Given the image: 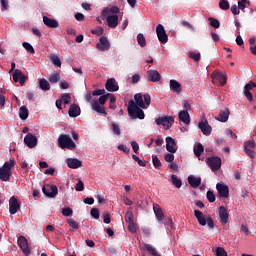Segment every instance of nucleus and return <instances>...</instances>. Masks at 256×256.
I'll list each match as a JSON object with an SVG mask.
<instances>
[{
  "mask_svg": "<svg viewBox=\"0 0 256 256\" xmlns=\"http://www.w3.org/2000/svg\"><path fill=\"white\" fill-rule=\"evenodd\" d=\"M152 163L155 169H160L162 167V163L157 155L152 156Z\"/></svg>",
  "mask_w": 256,
  "mask_h": 256,
  "instance_id": "nucleus-42",
  "label": "nucleus"
},
{
  "mask_svg": "<svg viewBox=\"0 0 256 256\" xmlns=\"http://www.w3.org/2000/svg\"><path fill=\"white\" fill-rule=\"evenodd\" d=\"M194 217L197 219L198 223L200 226H208L209 229H214L215 227V223L213 218H211V216H206L203 215V212L200 210H195L194 211Z\"/></svg>",
  "mask_w": 256,
  "mask_h": 256,
  "instance_id": "nucleus-2",
  "label": "nucleus"
},
{
  "mask_svg": "<svg viewBox=\"0 0 256 256\" xmlns=\"http://www.w3.org/2000/svg\"><path fill=\"white\" fill-rule=\"evenodd\" d=\"M42 193L47 198H56V195L59 193V189L56 184H44Z\"/></svg>",
  "mask_w": 256,
  "mask_h": 256,
  "instance_id": "nucleus-4",
  "label": "nucleus"
},
{
  "mask_svg": "<svg viewBox=\"0 0 256 256\" xmlns=\"http://www.w3.org/2000/svg\"><path fill=\"white\" fill-rule=\"evenodd\" d=\"M230 116V110L227 108L225 110H221L219 113V117L217 118L218 121H220L221 123H226V121H228Z\"/></svg>",
  "mask_w": 256,
  "mask_h": 256,
  "instance_id": "nucleus-29",
  "label": "nucleus"
},
{
  "mask_svg": "<svg viewBox=\"0 0 256 256\" xmlns=\"http://www.w3.org/2000/svg\"><path fill=\"white\" fill-rule=\"evenodd\" d=\"M39 88L42 91H50L51 86H50V82L46 80V78H40L39 80Z\"/></svg>",
  "mask_w": 256,
  "mask_h": 256,
  "instance_id": "nucleus-32",
  "label": "nucleus"
},
{
  "mask_svg": "<svg viewBox=\"0 0 256 256\" xmlns=\"http://www.w3.org/2000/svg\"><path fill=\"white\" fill-rule=\"evenodd\" d=\"M61 99L64 105H68L71 103V95L69 93H63Z\"/></svg>",
  "mask_w": 256,
  "mask_h": 256,
  "instance_id": "nucleus-44",
  "label": "nucleus"
},
{
  "mask_svg": "<svg viewBox=\"0 0 256 256\" xmlns=\"http://www.w3.org/2000/svg\"><path fill=\"white\" fill-rule=\"evenodd\" d=\"M24 142L28 148H35V146H37L38 139L35 135L28 133L24 136Z\"/></svg>",
  "mask_w": 256,
  "mask_h": 256,
  "instance_id": "nucleus-16",
  "label": "nucleus"
},
{
  "mask_svg": "<svg viewBox=\"0 0 256 256\" xmlns=\"http://www.w3.org/2000/svg\"><path fill=\"white\" fill-rule=\"evenodd\" d=\"M164 160L166 162H173L175 160V155L173 153H167L166 155H164Z\"/></svg>",
  "mask_w": 256,
  "mask_h": 256,
  "instance_id": "nucleus-60",
  "label": "nucleus"
},
{
  "mask_svg": "<svg viewBox=\"0 0 256 256\" xmlns=\"http://www.w3.org/2000/svg\"><path fill=\"white\" fill-rule=\"evenodd\" d=\"M179 120H181L182 123L186 125L191 124V117H190V114L188 113V110H181L179 112Z\"/></svg>",
  "mask_w": 256,
  "mask_h": 256,
  "instance_id": "nucleus-25",
  "label": "nucleus"
},
{
  "mask_svg": "<svg viewBox=\"0 0 256 256\" xmlns=\"http://www.w3.org/2000/svg\"><path fill=\"white\" fill-rule=\"evenodd\" d=\"M216 256H228V253L225 251V248L218 247L216 248Z\"/></svg>",
  "mask_w": 256,
  "mask_h": 256,
  "instance_id": "nucleus-59",
  "label": "nucleus"
},
{
  "mask_svg": "<svg viewBox=\"0 0 256 256\" xmlns=\"http://www.w3.org/2000/svg\"><path fill=\"white\" fill-rule=\"evenodd\" d=\"M62 215L64 217H71L73 215V210L70 207L62 208Z\"/></svg>",
  "mask_w": 256,
  "mask_h": 256,
  "instance_id": "nucleus-49",
  "label": "nucleus"
},
{
  "mask_svg": "<svg viewBox=\"0 0 256 256\" xmlns=\"http://www.w3.org/2000/svg\"><path fill=\"white\" fill-rule=\"evenodd\" d=\"M22 47H24V49L29 52V54H35V49L30 43L24 42L22 43Z\"/></svg>",
  "mask_w": 256,
  "mask_h": 256,
  "instance_id": "nucleus-47",
  "label": "nucleus"
},
{
  "mask_svg": "<svg viewBox=\"0 0 256 256\" xmlns=\"http://www.w3.org/2000/svg\"><path fill=\"white\" fill-rule=\"evenodd\" d=\"M171 179H172V185L176 186L177 189H180L182 187V179H179L177 175L172 174Z\"/></svg>",
  "mask_w": 256,
  "mask_h": 256,
  "instance_id": "nucleus-37",
  "label": "nucleus"
},
{
  "mask_svg": "<svg viewBox=\"0 0 256 256\" xmlns=\"http://www.w3.org/2000/svg\"><path fill=\"white\" fill-rule=\"evenodd\" d=\"M143 99H144L145 107H149V105H151V96H150V94H148V93L143 94Z\"/></svg>",
  "mask_w": 256,
  "mask_h": 256,
  "instance_id": "nucleus-58",
  "label": "nucleus"
},
{
  "mask_svg": "<svg viewBox=\"0 0 256 256\" xmlns=\"http://www.w3.org/2000/svg\"><path fill=\"white\" fill-rule=\"evenodd\" d=\"M207 200H208L210 203H214V202H215L216 196H215V194H214L213 191H211V190H208V191H207Z\"/></svg>",
  "mask_w": 256,
  "mask_h": 256,
  "instance_id": "nucleus-56",
  "label": "nucleus"
},
{
  "mask_svg": "<svg viewBox=\"0 0 256 256\" xmlns=\"http://www.w3.org/2000/svg\"><path fill=\"white\" fill-rule=\"evenodd\" d=\"M19 209H20V204L18 199H16L15 196H11L9 200L10 215H15Z\"/></svg>",
  "mask_w": 256,
  "mask_h": 256,
  "instance_id": "nucleus-14",
  "label": "nucleus"
},
{
  "mask_svg": "<svg viewBox=\"0 0 256 256\" xmlns=\"http://www.w3.org/2000/svg\"><path fill=\"white\" fill-rule=\"evenodd\" d=\"M91 34L101 36L104 34V28L103 27H96L95 29H91Z\"/></svg>",
  "mask_w": 256,
  "mask_h": 256,
  "instance_id": "nucleus-51",
  "label": "nucleus"
},
{
  "mask_svg": "<svg viewBox=\"0 0 256 256\" xmlns=\"http://www.w3.org/2000/svg\"><path fill=\"white\" fill-rule=\"evenodd\" d=\"M112 132L116 136H121V128L118 124H116V122H112Z\"/></svg>",
  "mask_w": 256,
  "mask_h": 256,
  "instance_id": "nucleus-45",
  "label": "nucleus"
},
{
  "mask_svg": "<svg viewBox=\"0 0 256 256\" xmlns=\"http://www.w3.org/2000/svg\"><path fill=\"white\" fill-rule=\"evenodd\" d=\"M198 128L204 134V136H210L213 131L212 126L209 125V122L207 120L200 121L198 123Z\"/></svg>",
  "mask_w": 256,
  "mask_h": 256,
  "instance_id": "nucleus-11",
  "label": "nucleus"
},
{
  "mask_svg": "<svg viewBox=\"0 0 256 256\" xmlns=\"http://www.w3.org/2000/svg\"><path fill=\"white\" fill-rule=\"evenodd\" d=\"M17 244L25 256L31 255V249L29 248V244L25 236H20L17 239Z\"/></svg>",
  "mask_w": 256,
  "mask_h": 256,
  "instance_id": "nucleus-7",
  "label": "nucleus"
},
{
  "mask_svg": "<svg viewBox=\"0 0 256 256\" xmlns=\"http://www.w3.org/2000/svg\"><path fill=\"white\" fill-rule=\"evenodd\" d=\"M137 42H138L139 46L142 47V48L147 46V41H146L145 36L143 35V33H138Z\"/></svg>",
  "mask_w": 256,
  "mask_h": 256,
  "instance_id": "nucleus-38",
  "label": "nucleus"
},
{
  "mask_svg": "<svg viewBox=\"0 0 256 256\" xmlns=\"http://www.w3.org/2000/svg\"><path fill=\"white\" fill-rule=\"evenodd\" d=\"M75 190L76 191H83L84 190V183L82 180H78V182L75 185Z\"/></svg>",
  "mask_w": 256,
  "mask_h": 256,
  "instance_id": "nucleus-63",
  "label": "nucleus"
},
{
  "mask_svg": "<svg viewBox=\"0 0 256 256\" xmlns=\"http://www.w3.org/2000/svg\"><path fill=\"white\" fill-rule=\"evenodd\" d=\"M154 209V214L156 216V218L158 219V221L163 222L164 219V214H163V210L160 206H158V204L153 206Z\"/></svg>",
  "mask_w": 256,
  "mask_h": 256,
  "instance_id": "nucleus-33",
  "label": "nucleus"
},
{
  "mask_svg": "<svg viewBox=\"0 0 256 256\" xmlns=\"http://www.w3.org/2000/svg\"><path fill=\"white\" fill-rule=\"evenodd\" d=\"M219 218L222 225H227L229 214L226 207L224 206L219 207Z\"/></svg>",
  "mask_w": 256,
  "mask_h": 256,
  "instance_id": "nucleus-19",
  "label": "nucleus"
},
{
  "mask_svg": "<svg viewBox=\"0 0 256 256\" xmlns=\"http://www.w3.org/2000/svg\"><path fill=\"white\" fill-rule=\"evenodd\" d=\"M188 57H190V59H193L194 61H200L201 59L200 53L196 52H188Z\"/></svg>",
  "mask_w": 256,
  "mask_h": 256,
  "instance_id": "nucleus-53",
  "label": "nucleus"
},
{
  "mask_svg": "<svg viewBox=\"0 0 256 256\" xmlns=\"http://www.w3.org/2000/svg\"><path fill=\"white\" fill-rule=\"evenodd\" d=\"M110 96V104H109V108L110 109H116V97L114 96V94H109Z\"/></svg>",
  "mask_w": 256,
  "mask_h": 256,
  "instance_id": "nucleus-55",
  "label": "nucleus"
},
{
  "mask_svg": "<svg viewBox=\"0 0 256 256\" xmlns=\"http://www.w3.org/2000/svg\"><path fill=\"white\" fill-rule=\"evenodd\" d=\"M216 189L219 193L220 198H228L229 197V187L227 184L218 183V184H216Z\"/></svg>",
  "mask_w": 256,
  "mask_h": 256,
  "instance_id": "nucleus-15",
  "label": "nucleus"
},
{
  "mask_svg": "<svg viewBox=\"0 0 256 256\" xmlns=\"http://www.w3.org/2000/svg\"><path fill=\"white\" fill-rule=\"evenodd\" d=\"M43 23L45 24V26H47L49 28H58L59 27V21H57L56 19H51L48 16H43Z\"/></svg>",
  "mask_w": 256,
  "mask_h": 256,
  "instance_id": "nucleus-24",
  "label": "nucleus"
},
{
  "mask_svg": "<svg viewBox=\"0 0 256 256\" xmlns=\"http://www.w3.org/2000/svg\"><path fill=\"white\" fill-rule=\"evenodd\" d=\"M106 22L108 24V27L116 28L119 24V16L118 15H108L106 17Z\"/></svg>",
  "mask_w": 256,
  "mask_h": 256,
  "instance_id": "nucleus-21",
  "label": "nucleus"
},
{
  "mask_svg": "<svg viewBox=\"0 0 256 256\" xmlns=\"http://www.w3.org/2000/svg\"><path fill=\"white\" fill-rule=\"evenodd\" d=\"M166 142H167V145H166L167 152L176 153L177 149L175 148V145H176L175 139L173 137H167Z\"/></svg>",
  "mask_w": 256,
  "mask_h": 256,
  "instance_id": "nucleus-26",
  "label": "nucleus"
},
{
  "mask_svg": "<svg viewBox=\"0 0 256 256\" xmlns=\"http://www.w3.org/2000/svg\"><path fill=\"white\" fill-rule=\"evenodd\" d=\"M256 148L255 141L248 140L244 142V152L247 154L250 158H255V151L252 149Z\"/></svg>",
  "mask_w": 256,
  "mask_h": 256,
  "instance_id": "nucleus-9",
  "label": "nucleus"
},
{
  "mask_svg": "<svg viewBox=\"0 0 256 256\" xmlns=\"http://www.w3.org/2000/svg\"><path fill=\"white\" fill-rule=\"evenodd\" d=\"M90 215H91L94 219H99L100 214H99L98 208H92L91 211H90Z\"/></svg>",
  "mask_w": 256,
  "mask_h": 256,
  "instance_id": "nucleus-61",
  "label": "nucleus"
},
{
  "mask_svg": "<svg viewBox=\"0 0 256 256\" xmlns=\"http://www.w3.org/2000/svg\"><path fill=\"white\" fill-rule=\"evenodd\" d=\"M28 79L27 76H25V74L22 73V70L19 69H15L13 72V80L15 83H18V81L20 82V85H25V81Z\"/></svg>",
  "mask_w": 256,
  "mask_h": 256,
  "instance_id": "nucleus-13",
  "label": "nucleus"
},
{
  "mask_svg": "<svg viewBox=\"0 0 256 256\" xmlns=\"http://www.w3.org/2000/svg\"><path fill=\"white\" fill-rule=\"evenodd\" d=\"M188 183L190 186H192L194 189H196L197 187H199L201 185L202 179L200 178V176H194V175H190L188 176Z\"/></svg>",
  "mask_w": 256,
  "mask_h": 256,
  "instance_id": "nucleus-23",
  "label": "nucleus"
},
{
  "mask_svg": "<svg viewBox=\"0 0 256 256\" xmlns=\"http://www.w3.org/2000/svg\"><path fill=\"white\" fill-rule=\"evenodd\" d=\"M108 96H110V93H107V94H101L100 95V98H99V104L104 107L107 99H108Z\"/></svg>",
  "mask_w": 256,
  "mask_h": 256,
  "instance_id": "nucleus-54",
  "label": "nucleus"
},
{
  "mask_svg": "<svg viewBox=\"0 0 256 256\" xmlns=\"http://www.w3.org/2000/svg\"><path fill=\"white\" fill-rule=\"evenodd\" d=\"M118 150H121L122 152L129 154L130 149L127 145H118Z\"/></svg>",
  "mask_w": 256,
  "mask_h": 256,
  "instance_id": "nucleus-64",
  "label": "nucleus"
},
{
  "mask_svg": "<svg viewBox=\"0 0 256 256\" xmlns=\"http://www.w3.org/2000/svg\"><path fill=\"white\" fill-rule=\"evenodd\" d=\"M148 81H152V83H158L161 79V74L158 70L150 69L148 70Z\"/></svg>",
  "mask_w": 256,
  "mask_h": 256,
  "instance_id": "nucleus-18",
  "label": "nucleus"
},
{
  "mask_svg": "<svg viewBox=\"0 0 256 256\" xmlns=\"http://www.w3.org/2000/svg\"><path fill=\"white\" fill-rule=\"evenodd\" d=\"M155 123L157 125H162V127L170 129L171 127H173V124L175 123V118L173 116H162L156 118Z\"/></svg>",
  "mask_w": 256,
  "mask_h": 256,
  "instance_id": "nucleus-5",
  "label": "nucleus"
},
{
  "mask_svg": "<svg viewBox=\"0 0 256 256\" xmlns=\"http://www.w3.org/2000/svg\"><path fill=\"white\" fill-rule=\"evenodd\" d=\"M29 115V110L27 106H21L20 108V119L27 120Z\"/></svg>",
  "mask_w": 256,
  "mask_h": 256,
  "instance_id": "nucleus-39",
  "label": "nucleus"
},
{
  "mask_svg": "<svg viewBox=\"0 0 256 256\" xmlns=\"http://www.w3.org/2000/svg\"><path fill=\"white\" fill-rule=\"evenodd\" d=\"M206 164L212 172H218L221 169L222 160L220 157H207Z\"/></svg>",
  "mask_w": 256,
  "mask_h": 256,
  "instance_id": "nucleus-6",
  "label": "nucleus"
},
{
  "mask_svg": "<svg viewBox=\"0 0 256 256\" xmlns=\"http://www.w3.org/2000/svg\"><path fill=\"white\" fill-rule=\"evenodd\" d=\"M10 174L7 172V170L5 168L0 167V180L7 182L10 181Z\"/></svg>",
  "mask_w": 256,
  "mask_h": 256,
  "instance_id": "nucleus-35",
  "label": "nucleus"
},
{
  "mask_svg": "<svg viewBox=\"0 0 256 256\" xmlns=\"http://www.w3.org/2000/svg\"><path fill=\"white\" fill-rule=\"evenodd\" d=\"M144 249L152 256H161L157 249L151 246V244H144Z\"/></svg>",
  "mask_w": 256,
  "mask_h": 256,
  "instance_id": "nucleus-34",
  "label": "nucleus"
},
{
  "mask_svg": "<svg viewBox=\"0 0 256 256\" xmlns=\"http://www.w3.org/2000/svg\"><path fill=\"white\" fill-rule=\"evenodd\" d=\"M15 166V161L13 159H10V161L4 162L3 168L8 172V174L11 176V170Z\"/></svg>",
  "mask_w": 256,
  "mask_h": 256,
  "instance_id": "nucleus-36",
  "label": "nucleus"
},
{
  "mask_svg": "<svg viewBox=\"0 0 256 256\" xmlns=\"http://www.w3.org/2000/svg\"><path fill=\"white\" fill-rule=\"evenodd\" d=\"M125 221L128 223V225H130V223H132V221H134V215H133L132 211L126 212Z\"/></svg>",
  "mask_w": 256,
  "mask_h": 256,
  "instance_id": "nucleus-52",
  "label": "nucleus"
},
{
  "mask_svg": "<svg viewBox=\"0 0 256 256\" xmlns=\"http://www.w3.org/2000/svg\"><path fill=\"white\" fill-rule=\"evenodd\" d=\"M67 222H68L69 226L72 228V230L79 229V224L76 222L75 219H73V218L67 219Z\"/></svg>",
  "mask_w": 256,
  "mask_h": 256,
  "instance_id": "nucleus-46",
  "label": "nucleus"
},
{
  "mask_svg": "<svg viewBox=\"0 0 256 256\" xmlns=\"http://www.w3.org/2000/svg\"><path fill=\"white\" fill-rule=\"evenodd\" d=\"M143 108H140L135 104L134 100H130L128 103V115L130 116V119L132 120H144L145 119V112L142 110Z\"/></svg>",
  "mask_w": 256,
  "mask_h": 256,
  "instance_id": "nucleus-1",
  "label": "nucleus"
},
{
  "mask_svg": "<svg viewBox=\"0 0 256 256\" xmlns=\"http://www.w3.org/2000/svg\"><path fill=\"white\" fill-rule=\"evenodd\" d=\"M91 107L93 111H95L98 115L104 116V117L108 116V113L105 110V106H102L101 104H99L98 101L93 100L91 102Z\"/></svg>",
  "mask_w": 256,
  "mask_h": 256,
  "instance_id": "nucleus-12",
  "label": "nucleus"
},
{
  "mask_svg": "<svg viewBox=\"0 0 256 256\" xmlns=\"http://www.w3.org/2000/svg\"><path fill=\"white\" fill-rule=\"evenodd\" d=\"M68 115L72 118H76L81 115V108L77 104H71L68 109Z\"/></svg>",
  "mask_w": 256,
  "mask_h": 256,
  "instance_id": "nucleus-20",
  "label": "nucleus"
},
{
  "mask_svg": "<svg viewBox=\"0 0 256 256\" xmlns=\"http://www.w3.org/2000/svg\"><path fill=\"white\" fill-rule=\"evenodd\" d=\"M120 13V8L117 6H112L111 8H104L102 15L106 16L109 14L117 15Z\"/></svg>",
  "mask_w": 256,
  "mask_h": 256,
  "instance_id": "nucleus-31",
  "label": "nucleus"
},
{
  "mask_svg": "<svg viewBox=\"0 0 256 256\" xmlns=\"http://www.w3.org/2000/svg\"><path fill=\"white\" fill-rule=\"evenodd\" d=\"M213 76H215L216 80L219 81L220 87H224L227 84L228 77L226 74L217 72L216 74H213Z\"/></svg>",
  "mask_w": 256,
  "mask_h": 256,
  "instance_id": "nucleus-28",
  "label": "nucleus"
},
{
  "mask_svg": "<svg viewBox=\"0 0 256 256\" xmlns=\"http://www.w3.org/2000/svg\"><path fill=\"white\" fill-rule=\"evenodd\" d=\"M96 48H97V50H99V51H101V52H105V51L110 50V48H111V43H110V41L107 39V37L101 36L99 43L96 44Z\"/></svg>",
  "mask_w": 256,
  "mask_h": 256,
  "instance_id": "nucleus-10",
  "label": "nucleus"
},
{
  "mask_svg": "<svg viewBox=\"0 0 256 256\" xmlns=\"http://www.w3.org/2000/svg\"><path fill=\"white\" fill-rule=\"evenodd\" d=\"M219 8L221 10L227 11L230 9V3L228 2V0H220Z\"/></svg>",
  "mask_w": 256,
  "mask_h": 256,
  "instance_id": "nucleus-43",
  "label": "nucleus"
},
{
  "mask_svg": "<svg viewBox=\"0 0 256 256\" xmlns=\"http://www.w3.org/2000/svg\"><path fill=\"white\" fill-rule=\"evenodd\" d=\"M181 25L183 27H187L191 31H195V28L193 27V25L191 23H189V21L183 20V21H181Z\"/></svg>",
  "mask_w": 256,
  "mask_h": 256,
  "instance_id": "nucleus-62",
  "label": "nucleus"
},
{
  "mask_svg": "<svg viewBox=\"0 0 256 256\" xmlns=\"http://www.w3.org/2000/svg\"><path fill=\"white\" fill-rule=\"evenodd\" d=\"M59 80H61V76L59 73L51 74V76L49 77V81L51 84L59 83Z\"/></svg>",
  "mask_w": 256,
  "mask_h": 256,
  "instance_id": "nucleus-41",
  "label": "nucleus"
},
{
  "mask_svg": "<svg viewBox=\"0 0 256 256\" xmlns=\"http://www.w3.org/2000/svg\"><path fill=\"white\" fill-rule=\"evenodd\" d=\"M105 87L108 92L119 91V85H117L115 78H108V80L106 81Z\"/></svg>",
  "mask_w": 256,
  "mask_h": 256,
  "instance_id": "nucleus-17",
  "label": "nucleus"
},
{
  "mask_svg": "<svg viewBox=\"0 0 256 256\" xmlns=\"http://www.w3.org/2000/svg\"><path fill=\"white\" fill-rule=\"evenodd\" d=\"M58 145L61 149L73 150L76 148V143L68 134H60L58 137Z\"/></svg>",
  "mask_w": 256,
  "mask_h": 256,
  "instance_id": "nucleus-3",
  "label": "nucleus"
},
{
  "mask_svg": "<svg viewBox=\"0 0 256 256\" xmlns=\"http://www.w3.org/2000/svg\"><path fill=\"white\" fill-rule=\"evenodd\" d=\"M134 100L136 102V106L140 107L141 109H145L146 106L143 101V94L142 93H136L134 96Z\"/></svg>",
  "mask_w": 256,
  "mask_h": 256,
  "instance_id": "nucleus-30",
  "label": "nucleus"
},
{
  "mask_svg": "<svg viewBox=\"0 0 256 256\" xmlns=\"http://www.w3.org/2000/svg\"><path fill=\"white\" fill-rule=\"evenodd\" d=\"M170 89L171 91L177 94L182 92V86L180 82L177 80H170Z\"/></svg>",
  "mask_w": 256,
  "mask_h": 256,
  "instance_id": "nucleus-27",
  "label": "nucleus"
},
{
  "mask_svg": "<svg viewBox=\"0 0 256 256\" xmlns=\"http://www.w3.org/2000/svg\"><path fill=\"white\" fill-rule=\"evenodd\" d=\"M128 230L132 234L137 233V227H136L134 220L132 222H130V224H128Z\"/></svg>",
  "mask_w": 256,
  "mask_h": 256,
  "instance_id": "nucleus-57",
  "label": "nucleus"
},
{
  "mask_svg": "<svg viewBox=\"0 0 256 256\" xmlns=\"http://www.w3.org/2000/svg\"><path fill=\"white\" fill-rule=\"evenodd\" d=\"M66 162H67V167L70 169H78V168H81L82 166L81 161L77 158H68Z\"/></svg>",
  "mask_w": 256,
  "mask_h": 256,
  "instance_id": "nucleus-22",
  "label": "nucleus"
},
{
  "mask_svg": "<svg viewBox=\"0 0 256 256\" xmlns=\"http://www.w3.org/2000/svg\"><path fill=\"white\" fill-rule=\"evenodd\" d=\"M50 59H51L52 63L54 65H56L57 67H61L62 66V61L60 60V58L58 56L52 55L50 57Z\"/></svg>",
  "mask_w": 256,
  "mask_h": 256,
  "instance_id": "nucleus-50",
  "label": "nucleus"
},
{
  "mask_svg": "<svg viewBox=\"0 0 256 256\" xmlns=\"http://www.w3.org/2000/svg\"><path fill=\"white\" fill-rule=\"evenodd\" d=\"M210 21V26L213 28H219L220 27V21L218 19H215V17H209L208 19Z\"/></svg>",
  "mask_w": 256,
  "mask_h": 256,
  "instance_id": "nucleus-48",
  "label": "nucleus"
},
{
  "mask_svg": "<svg viewBox=\"0 0 256 256\" xmlns=\"http://www.w3.org/2000/svg\"><path fill=\"white\" fill-rule=\"evenodd\" d=\"M204 152V146L202 143H198L197 147H194V154L196 157H200Z\"/></svg>",
  "mask_w": 256,
  "mask_h": 256,
  "instance_id": "nucleus-40",
  "label": "nucleus"
},
{
  "mask_svg": "<svg viewBox=\"0 0 256 256\" xmlns=\"http://www.w3.org/2000/svg\"><path fill=\"white\" fill-rule=\"evenodd\" d=\"M156 33H157L159 42H161L162 44H166L168 42L169 38L162 24L157 25Z\"/></svg>",
  "mask_w": 256,
  "mask_h": 256,
  "instance_id": "nucleus-8",
  "label": "nucleus"
}]
</instances>
